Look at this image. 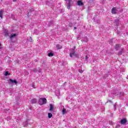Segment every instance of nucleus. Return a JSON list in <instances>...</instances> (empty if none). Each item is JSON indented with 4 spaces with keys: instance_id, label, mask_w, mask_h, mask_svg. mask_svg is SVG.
I'll list each match as a JSON object with an SVG mask.
<instances>
[{
    "instance_id": "1",
    "label": "nucleus",
    "mask_w": 128,
    "mask_h": 128,
    "mask_svg": "<svg viewBox=\"0 0 128 128\" xmlns=\"http://www.w3.org/2000/svg\"><path fill=\"white\" fill-rule=\"evenodd\" d=\"M4 34L5 36H9L10 38L12 40L14 38H16L18 34H16L12 33V31L8 32L6 30H4Z\"/></svg>"
},
{
    "instance_id": "2",
    "label": "nucleus",
    "mask_w": 128,
    "mask_h": 128,
    "mask_svg": "<svg viewBox=\"0 0 128 128\" xmlns=\"http://www.w3.org/2000/svg\"><path fill=\"white\" fill-rule=\"evenodd\" d=\"M74 50H76V46H74L73 48L70 49V58H78V54H76Z\"/></svg>"
},
{
    "instance_id": "3",
    "label": "nucleus",
    "mask_w": 128,
    "mask_h": 128,
    "mask_svg": "<svg viewBox=\"0 0 128 128\" xmlns=\"http://www.w3.org/2000/svg\"><path fill=\"white\" fill-rule=\"evenodd\" d=\"M48 100H46V98H42L39 99L38 103L40 106H42V104H46Z\"/></svg>"
},
{
    "instance_id": "4",
    "label": "nucleus",
    "mask_w": 128,
    "mask_h": 128,
    "mask_svg": "<svg viewBox=\"0 0 128 128\" xmlns=\"http://www.w3.org/2000/svg\"><path fill=\"white\" fill-rule=\"evenodd\" d=\"M9 80L10 82V84H18V81H16V80H12V79H10Z\"/></svg>"
},
{
    "instance_id": "5",
    "label": "nucleus",
    "mask_w": 128,
    "mask_h": 128,
    "mask_svg": "<svg viewBox=\"0 0 128 128\" xmlns=\"http://www.w3.org/2000/svg\"><path fill=\"white\" fill-rule=\"evenodd\" d=\"M112 14H116V8L114 7L112 8Z\"/></svg>"
},
{
    "instance_id": "6",
    "label": "nucleus",
    "mask_w": 128,
    "mask_h": 128,
    "mask_svg": "<svg viewBox=\"0 0 128 128\" xmlns=\"http://www.w3.org/2000/svg\"><path fill=\"white\" fill-rule=\"evenodd\" d=\"M126 120L125 118L122 119L120 122V124H126Z\"/></svg>"
},
{
    "instance_id": "7",
    "label": "nucleus",
    "mask_w": 128,
    "mask_h": 128,
    "mask_svg": "<svg viewBox=\"0 0 128 128\" xmlns=\"http://www.w3.org/2000/svg\"><path fill=\"white\" fill-rule=\"evenodd\" d=\"M68 112V111L66 110V109L64 107L63 110H62V114H66Z\"/></svg>"
},
{
    "instance_id": "8",
    "label": "nucleus",
    "mask_w": 128,
    "mask_h": 128,
    "mask_svg": "<svg viewBox=\"0 0 128 128\" xmlns=\"http://www.w3.org/2000/svg\"><path fill=\"white\" fill-rule=\"evenodd\" d=\"M78 6H84V3L81 0L78 1Z\"/></svg>"
},
{
    "instance_id": "9",
    "label": "nucleus",
    "mask_w": 128,
    "mask_h": 128,
    "mask_svg": "<svg viewBox=\"0 0 128 128\" xmlns=\"http://www.w3.org/2000/svg\"><path fill=\"white\" fill-rule=\"evenodd\" d=\"M124 92H120L119 94H116V96H124Z\"/></svg>"
},
{
    "instance_id": "10",
    "label": "nucleus",
    "mask_w": 128,
    "mask_h": 128,
    "mask_svg": "<svg viewBox=\"0 0 128 128\" xmlns=\"http://www.w3.org/2000/svg\"><path fill=\"white\" fill-rule=\"evenodd\" d=\"M4 14V11L2 10H0V18H2V14Z\"/></svg>"
},
{
    "instance_id": "11",
    "label": "nucleus",
    "mask_w": 128,
    "mask_h": 128,
    "mask_svg": "<svg viewBox=\"0 0 128 128\" xmlns=\"http://www.w3.org/2000/svg\"><path fill=\"white\" fill-rule=\"evenodd\" d=\"M26 122H24L23 124L24 128H26V126H28V120H26Z\"/></svg>"
},
{
    "instance_id": "12",
    "label": "nucleus",
    "mask_w": 128,
    "mask_h": 128,
    "mask_svg": "<svg viewBox=\"0 0 128 128\" xmlns=\"http://www.w3.org/2000/svg\"><path fill=\"white\" fill-rule=\"evenodd\" d=\"M56 48H58V50H60V48H62V46H60V44H57L56 46Z\"/></svg>"
},
{
    "instance_id": "13",
    "label": "nucleus",
    "mask_w": 128,
    "mask_h": 128,
    "mask_svg": "<svg viewBox=\"0 0 128 128\" xmlns=\"http://www.w3.org/2000/svg\"><path fill=\"white\" fill-rule=\"evenodd\" d=\"M67 8L68 10H70V0L69 1V3L68 5Z\"/></svg>"
},
{
    "instance_id": "14",
    "label": "nucleus",
    "mask_w": 128,
    "mask_h": 128,
    "mask_svg": "<svg viewBox=\"0 0 128 128\" xmlns=\"http://www.w3.org/2000/svg\"><path fill=\"white\" fill-rule=\"evenodd\" d=\"M55 94H56V96H58L60 94V90H57L55 92Z\"/></svg>"
},
{
    "instance_id": "15",
    "label": "nucleus",
    "mask_w": 128,
    "mask_h": 128,
    "mask_svg": "<svg viewBox=\"0 0 128 128\" xmlns=\"http://www.w3.org/2000/svg\"><path fill=\"white\" fill-rule=\"evenodd\" d=\"M50 110H54V106H52V104H50Z\"/></svg>"
},
{
    "instance_id": "16",
    "label": "nucleus",
    "mask_w": 128,
    "mask_h": 128,
    "mask_svg": "<svg viewBox=\"0 0 128 128\" xmlns=\"http://www.w3.org/2000/svg\"><path fill=\"white\" fill-rule=\"evenodd\" d=\"M31 102L32 104H36V100L32 99Z\"/></svg>"
},
{
    "instance_id": "17",
    "label": "nucleus",
    "mask_w": 128,
    "mask_h": 128,
    "mask_svg": "<svg viewBox=\"0 0 128 128\" xmlns=\"http://www.w3.org/2000/svg\"><path fill=\"white\" fill-rule=\"evenodd\" d=\"M52 114L51 113H48V118H52Z\"/></svg>"
},
{
    "instance_id": "18",
    "label": "nucleus",
    "mask_w": 128,
    "mask_h": 128,
    "mask_svg": "<svg viewBox=\"0 0 128 128\" xmlns=\"http://www.w3.org/2000/svg\"><path fill=\"white\" fill-rule=\"evenodd\" d=\"M54 56V54H52V52L48 53V56L52 57V56Z\"/></svg>"
},
{
    "instance_id": "19",
    "label": "nucleus",
    "mask_w": 128,
    "mask_h": 128,
    "mask_svg": "<svg viewBox=\"0 0 128 128\" xmlns=\"http://www.w3.org/2000/svg\"><path fill=\"white\" fill-rule=\"evenodd\" d=\"M118 48H120V45L118 44H116V46H115L116 50H118Z\"/></svg>"
},
{
    "instance_id": "20",
    "label": "nucleus",
    "mask_w": 128,
    "mask_h": 128,
    "mask_svg": "<svg viewBox=\"0 0 128 128\" xmlns=\"http://www.w3.org/2000/svg\"><path fill=\"white\" fill-rule=\"evenodd\" d=\"M5 76H10V74L8 72H6L4 74Z\"/></svg>"
},
{
    "instance_id": "21",
    "label": "nucleus",
    "mask_w": 128,
    "mask_h": 128,
    "mask_svg": "<svg viewBox=\"0 0 128 128\" xmlns=\"http://www.w3.org/2000/svg\"><path fill=\"white\" fill-rule=\"evenodd\" d=\"M79 72H80V74H82V72H84V70L82 69L79 70Z\"/></svg>"
},
{
    "instance_id": "22",
    "label": "nucleus",
    "mask_w": 128,
    "mask_h": 128,
    "mask_svg": "<svg viewBox=\"0 0 128 128\" xmlns=\"http://www.w3.org/2000/svg\"><path fill=\"white\" fill-rule=\"evenodd\" d=\"M11 18H12V20H14V15L12 14Z\"/></svg>"
},
{
    "instance_id": "23",
    "label": "nucleus",
    "mask_w": 128,
    "mask_h": 128,
    "mask_svg": "<svg viewBox=\"0 0 128 128\" xmlns=\"http://www.w3.org/2000/svg\"><path fill=\"white\" fill-rule=\"evenodd\" d=\"M29 41L30 42H32V38H30V40H29Z\"/></svg>"
},
{
    "instance_id": "24",
    "label": "nucleus",
    "mask_w": 128,
    "mask_h": 128,
    "mask_svg": "<svg viewBox=\"0 0 128 128\" xmlns=\"http://www.w3.org/2000/svg\"><path fill=\"white\" fill-rule=\"evenodd\" d=\"M86 40H84V42H88V38H86Z\"/></svg>"
},
{
    "instance_id": "25",
    "label": "nucleus",
    "mask_w": 128,
    "mask_h": 128,
    "mask_svg": "<svg viewBox=\"0 0 128 128\" xmlns=\"http://www.w3.org/2000/svg\"><path fill=\"white\" fill-rule=\"evenodd\" d=\"M85 58L86 60H88V56H86Z\"/></svg>"
},
{
    "instance_id": "26",
    "label": "nucleus",
    "mask_w": 128,
    "mask_h": 128,
    "mask_svg": "<svg viewBox=\"0 0 128 128\" xmlns=\"http://www.w3.org/2000/svg\"><path fill=\"white\" fill-rule=\"evenodd\" d=\"M2 48V45L0 44V49Z\"/></svg>"
},
{
    "instance_id": "27",
    "label": "nucleus",
    "mask_w": 128,
    "mask_h": 128,
    "mask_svg": "<svg viewBox=\"0 0 128 128\" xmlns=\"http://www.w3.org/2000/svg\"><path fill=\"white\" fill-rule=\"evenodd\" d=\"M77 40H80V37H77Z\"/></svg>"
},
{
    "instance_id": "28",
    "label": "nucleus",
    "mask_w": 128,
    "mask_h": 128,
    "mask_svg": "<svg viewBox=\"0 0 128 128\" xmlns=\"http://www.w3.org/2000/svg\"><path fill=\"white\" fill-rule=\"evenodd\" d=\"M13 0V2H16V0Z\"/></svg>"
},
{
    "instance_id": "29",
    "label": "nucleus",
    "mask_w": 128,
    "mask_h": 128,
    "mask_svg": "<svg viewBox=\"0 0 128 128\" xmlns=\"http://www.w3.org/2000/svg\"><path fill=\"white\" fill-rule=\"evenodd\" d=\"M74 30H76V27L74 28Z\"/></svg>"
},
{
    "instance_id": "30",
    "label": "nucleus",
    "mask_w": 128,
    "mask_h": 128,
    "mask_svg": "<svg viewBox=\"0 0 128 128\" xmlns=\"http://www.w3.org/2000/svg\"><path fill=\"white\" fill-rule=\"evenodd\" d=\"M120 54H122V52H120Z\"/></svg>"
},
{
    "instance_id": "31",
    "label": "nucleus",
    "mask_w": 128,
    "mask_h": 128,
    "mask_svg": "<svg viewBox=\"0 0 128 128\" xmlns=\"http://www.w3.org/2000/svg\"><path fill=\"white\" fill-rule=\"evenodd\" d=\"M127 78H128V76H127Z\"/></svg>"
}]
</instances>
